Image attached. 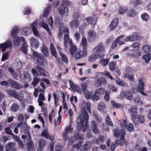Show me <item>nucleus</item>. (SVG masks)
<instances>
[{"label": "nucleus", "mask_w": 151, "mask_h": 151, "mask_svg": "<svg viewBox=\"0 0 151 151\" xmlns=\"http://www.w3.org/2000/svg\"><path fill=\"white\" fill-rule=\"evenodd\" d=\"M91 105L90 103L84 102L82 103V109L81 111V115L78 116L77 119V132H76L75 136L71 137L68 142V145H71L73 142L76 141L77 139L80 140V141L77 144L73 145V148H76L78 150L80 149L84 138L83 135H80L78 131L82 129L83 132H84L88 128L87 124L89 116L87 111H88L90 113L91 112L90 109Z\"/></svg>", "instance_id": "1"}, {"label": "nucleus", "mask_w": 151, "mask_h": 151, "mask_svg": "<svg viewBox=\"0 0 151 151\" xmlns=\"http://www.w3.org/2000/svg\"><path fill=\"white\" fill-rule=\"evenodd\" d=\"M124 36L121 35L119 36L113 43L112 48H114L116 47L118 43L120 45H124L125 44V42H132L137 40L140 38V37L138 36L137 33L135 32L133 33L131 35L127 36L124 41L122 40V38Z\"/></svg>", "instance_id": "2"}, {"label": "nucleus", "mask_w": 151, "mask_h": 151, "mask_svg": "<svg viewBox=\"0 0 151 151\" xmlns=\"http://www.w3.org/2000/svg\"><path fill=\"white\" fill-rule=\"evenodd\" d=\"M114 134L115 137H116L119 136L120 137L121 141L120 140H116L115 141L116 144L119 145L121 142L122 144L126 145L128 142L124 139V137L126 134V132L123 129H120L119 130L118 129H115L114 130Z\"/></svg>", "instance_id": "3"}, {"label": "nucleus", "mask_w": 151, "mask_h": 151, "mask_svg": "<svg viewBox=\"0 0 151 151\" xmlns=\"http://www.w3.org/2000/svg\"><path fill=\"white\" fill-rule=\"evenodd\" d=\"M55 23L56 26L59 27V35H61V34L62 32H68V29L66 27L64 26L63 24H61L60 20L58 18H55Z\"/></svg>", "instance_id": "4"}, {"label": "nucleus", "mask_w": 151, "mask_h": 151, "mask_svg": "<svg viewBox=\"0 0 151 151\" xmlns=\"http://www.w3.org/2000/svg\"><path fill=\"white\" fill-rule=\"evenodd\" d=\"M104 51V47L101 43L99 44L93 49V52L97 53L98 57L101 58L104 56L103 54Z\"/></svg>", "instance_id": "5"}, {"label": "nucleus", "mask_w": 151, "mask_h": 151, "mask_svg": "<svg viewBox=\"0 0 151 151\" xmlns=\"http://www.w3.org/2000/svg\"><path fill=\"white\" fill-rule=\"evenodd\" d=\"M131 117L134 124L143 123L145 120L144 116L140 114H132Z\"/></svg>", "instance_id": "6"}, {"label": "nucleus", "mask_w": 151, "mask_h": 151, "mask_svg": "<svg viewBox=\"0 0 151 151\" xmlns=\"http://www.w3.org/2000/svg\"><path fill=\"white\" fill-rule=\"evenodd\" d=\"M58 11L60 14H68V5L66 3H63L58 8Z\"/></svg>", "instance_id": "7"}, {"label": "nucleus", "mask_w": 151, "mask_h": 151, "mask_svg": "<svg viewBox=\"0 0 151 151\" xmlns=\"http://www.w3.org/2000/svg\"><path fill=\"white\" fill-rule=\"evenodd\" d=\"M6 92L9 96L14 97L19 100H22L20 96L16 90L9 89L7 90Z\"/></svg>", "instance_id": "8"}, {"label": "nucleus", "mask_w": 151, "mask_h": 151, "mask_svg": "<svg viewBox=\"0 0 151 151\" xmlns=\"http://www.w3.org/2000/svg\"><path fill=\"white\" fill-rule=\"evenodd\" d=\"M87 38L89 42L94 41L97 37L96 34L92 30H89L87 34Z\"/></svg>", "instance_id": "9"}, {"label": "nucleus", "mask_w": 151, "mask_h": 151, "mask_svg": "<svg viewBox=\"0 0 151 151\" xmlns=\"http://www.w3.org/2000/svg\"><path fill=\"white\" fill-rule=\"evenodd\" d=\"M63 33L62 32V33ZM65 33H66L65 34L64 37V45L65 48H67L68 47V43L70 45H72L73 44V42L69 38V35H68V32H65ZM62 34H61L62 36ZM59 36H61L59 35Z\"/></svg>", "instance_id": "10"}, {"label": "nucleus", "mask_w": 151, "mask_h": 151, "mask_svg": "<svg viewBox=\"0 0 151 151\" xmlns=\"http://www.w3.org/2000/svg\"><path fill=\"white\" fill-rule=\"evenodd\" d=\"M12 46V42L9 40H7L5 42L0 44V47L2 51L4 52L6 49Z\"/></svg>", "instance_id": "11"}, {"label": "nucleus", "mask_w": 151, "mask_h": 151, "mask_svg": "<svg viewBox=\"0 0 151 151\" xmlns=\"http://www.w3.org/2000/svg\"><path fill=\"white\" fill-rule=\"evenodd\" d=\"M87 54V49L86 50L83 49V51H79L76 54L75 58L76 59H79L82 57L86 56Z\"/></svg>", "instance_id": "12"}, {"label": "nucleus", "mask_w": 151, "mask_h": 151, "mask_svg": "<svg viewBox=\"0 0 151 151\" xmlns=\"http://www.w3.org/2000/svg\"><path fill=\"white\" fill-rule=\"evenodd\" d=\"M86 97L87 99H92L94 101H97L99 99V95L97 93H96L92 95L91 92H89L86 95Z\"/></svg>", "instance_id": "13"}, {"label": "nucleus", "mask_w": 151, "mask_h": 151, "mask_svg": "<svg viewBox=\"0 0 151 151\" xmlns=\"http://www.w3.org/2000/svg\"><path fill=\"white\" fill-rule=\"evenodd\" d=\"M144 85L143 81L142 80L139 81V86L137 87L138 91L141 94L144 96H146L147 94L143 92L144 91Z\"/></svg>", "instance_id": "14"}, {"label": "nucleus", "mask_w": 151, "mask_h": 151, "mask_svg": "<svg viewBox=\"0 0 151 151\" xmlns=\"http://www.w3.org/2000/svg\"><path fill=\"white\" fill-rule=\"evenodd\" d=\"M88 23L91 24L92 27H93L96 24L97 19L95 16L88 17L86 18Z\"/></svg>", "instance_id": "15"}, {"label": "nucleus", "mask_w": 151, "mask_h": 151, "mask_svg": "<svg viewBox=\"0 0 151 151\" xmlns=\"http://www.w3.org/2000/svg\"><path fill=\"white\" fill-rule=\"evenodd\" d=\"M118 18L114 19L111 22L109 25V28L110 30H114L116 29L118 26Z\"/></svg>", "instance_id": "16"}, {"label": "nucleus", "mask_w": 151, "mask_h": 151, "mask_svg": "<svg viewBox=\"0 0 151 151\" xmlns=\"http://www.w3.org/2000/svg\"><path fill=\"white\" fill-rule=\"evenodd\" d=\"M96 85L97 86H101L102 84L104 86H106L107 84V81L106 79L103 77L99 78L96 81Z\"/></svg>", "instance_id": "17"}, {"label": "nucleus", "mask_w": 151, "mask_h": 151, "mask_svg": "<svg viewBox=\"0 0 151 151\" xmlns=\"http://www.w3.org/2000/svg\"><path fill=\"white\" fill-rule=\"evenodd\" d=\"M14 38L13 43L15 46H18L20 44V42H25V39L22 37H16Z\"/></svg>", "instance_id": "18"}, {"label": "nucleus", "mask_w": 151, "mask_h": 151, "mask_svg": "<svg viewBox=\"0 0 151 151\" xmlns=\"http://www.w3.org/2000/svg\"><path fill=\"white\" fill-rule=\"evenodd\" d=\"M9 82L12 88L16 89H19L22 88V87L18 83L12 80H9Z\"/></svg>", "instance_id": "19"}, {"label": "nucleus", "mask_w": 151, "mask_h": 151, "mask_svg": "<svg viewBox=\"0 0 151 151\" xmlns=\"http://www.w3.org/2000/svg\"><path fill=\"white\" fill-rule=\"evenodd\" d=\"M20 80H24L25 82H29L30 81V76L27 73H24L19 76Z\"/></svg>", "instance_id": "20"}, {"label": "nucleus", "mask_w": 151, "mask_h": 151, "mask_svg": "<svg viewBox=\"0 0 151 151\" xmlns=\"http://www.w3.org/2000/svg\"><path fill=\"white\" fill-rule=\"evenodd\" d=\"M89 82V81H87L81 85V89L85 95L89 92L87 91V89Z\"/></svg>", "instance_id": "21"}, {"label": "nucleus", "mask_w": 151, "mask_h": 151, "mask_svg": "<svg viewBox=\"0 0 151 151\" xmlns=\"http://www.w3.org/2000/svg\"><path fill=\"white\" fill-rule=\"evenodd\" d=\"M16 143L13 142H10L8 143L6 146L7 149L11 151H16L17 148L15 147Z\"/></svg>", "instance_id": "22"}, {"label": "nucleus", "mask_w": 151, "mask_h": 151, "mask_svg": "<svg viewBox=\"0 0 151 151\" xmlns=\"http://www.w3.org/2000/svg\"><path fill=\"white\" fill-rule=\"evenodd\" d=\"M91 128L93 132L95 134L99 133V132L97 129V125L94 121H92L91 122Z\"/></svg>", "instance_id": "23"}, {"label": "nucleus", "mask_w": 151, "mask_h": 151, "mask_svg": "<svg viewBox=\"0 0 151 151\" xmlns=\"http://www.w3.org/2000/svg\"><path fill=\"white\" fill-rule=\"evenodd\" d=\"M38 63L40 65L43 66L47 64V62L44 58L42 56L39 59H37Z\"/></svg>", "instance_id": "24"}, {"label": "nucleus", "mask_w": 151, "mask_h": 151, "mask_svg": "<svg viewBox=\"0 0 151 151\" xmlns=\"http://www.w3.org/2000/svg\"><path fill=\"white\" fill-rule=\"evenodd\" d=\"M57 50L58 52L59 53L60 55L61 56L63 60L66 63L68 62V59L66 56L64 54H63L61 52V50L60 48V47L59 46H58L57 47Z\"/></svg>", "instance_id": "25"}, {"label": "nucleus", "mask_w": 151, "mask_h": 151, "mask_svg": "<svg viewBox=\"0 0 151 151\" xmlns=\"http://www.w3.org/2000/svg\"><path fill=\"white\" fill-rule=\"evenodd\" d=\"M31 45L32 47L37 48L39 46V43L35 39L32 37L31 39Z\"/></svg>", "instance_id": "26"}, {"label": "nucleus", "mask_w": 151, "mask_h": 151, "mask_svg": "<svg viewBox=\"0 0 151 151\" xmlns=\"http://www.w3.org/2000/svg\"><path fill=\"white\" fill-rule=\"evenodd\" d=\"M31 32L30 28L28 27L23 28L21 30L22 34L24 35L29 34Z\"/></svg>", "instance_id": "27"}, {"label": "nucleus", "mask_w": 151, "mask_h": 151, "mask_svg": "<svg viewBox=\"0 0 151 151\" xmlns=\"http://www.w3.org/2000/svg\"><path fill=\"white\" fill-rule=\"evenodd\" d=\"M91 142H87L85 144L81 147V151H87L91 146Z\"/></svg>", "instance_id": "28"}, {"label": "nucleus", "mask_w": 151, "mask_h": 151, "mask_svg": "<svg viewBox=\"0 0 151 151\" xmlns=\"http://www.w3.org/2000/svg\"><path fill=\"white\" fill-rule=\"evenodd\" d=\"M19 29L17 26H14L11 32V36L12 38H14L17 34Z\"/></svg>", "instance_id": "29"}, {"label": "nucleus", "mask_w": 151, "mask_h": 151, "mask_svg": "<svg viewBox=\"0 0 151 151\" xmlns=\"http://www.w3.org/2000/svg\"><path fill=\"white\" fill-rule=\"evenodd\" d=\"M79 21L76 20L72 21L70 23V26L71 28L76 29L79 25Z\"/></svg>", "instance_id": "30"}, {"label": "nucleus", "mask_w": 151, "mask_h": 151, "mask_svg": "<svg viewBox=\"0 0 151 151\" xmlns=\"http://www.w3.org/2000/svg\"><path fill=\"white\" fill-rule=\"evenodd\" d=\"M113 106L115 108L118 109H122L124 108V106L123 105L117 103L114 101H111Z\"/></svg>", "instance_id": "31"}, {"label": "nucleus", "mask_w": 151, "mask_h": 151, "mask_svg": "<svg viewBox=\"0 0 151 151\" xmlns=\"http://www.w3.org/2000/svg\"><path fill=\"white\" fill-rule=\"evenodd\" d=\"M87 40L85 37H83L80 45L82 46L83 49L85 50L87 49Z\"/></svg>", "instance_id": "32"}, {"label": "nucleus", "mask_w": 151, "mask_h": 151, "mask_svg": "<svg viewBox=\"0 0 151 151\" xmlns=\"http://www.w3.org/2000/svg\"><path fill=\"white\" fill-rule=\"evenodd\" d=\"M8 70L9 71L12 75L14 78L16 79L17 78L18 75L17 74L16 72L14 71L13 68L12 67H9L8 68Z\"/></svg>", "instance_id": "33"}, {"label": "nucleus", "mask_w": 151, "mask_h": 151, "mask_svg": "<svg viewBox=\"0 0 151 151\" xmlns=\"http://www.w3.org/2000/svg\"><path fill=\"white\" fill-rule=\"evenodd\" d=\"M15 64L18 69L20 68L22 66L23 63L19 59H16L14 61Z\"/></svg>", "instance_id": "34"}, {"label": "nucleus", "mask_w": 151, "mask_h": 151, "mask_svg": "<svg viewBox=\"0 0 151 151\" xmlns=\"http://www.w3.org/2000/svg\"><path fill=\"white\" fill-rule=\"evenodd\" d=\"M109 59H101L99 61L100 63L103 66H106L109 63Z\"/></svg>", "instance_id": "35"}, {"label": "nucleus", "mask_w": 151, "mask_h": 151, "mask_svg": "<svg viewBox=\"0 0 151 151\" xmlns=\"http://www.w3.org/2000/svg\"><path fill=\"white\" fill-rule=\"evenodd\" d=\"M99 73L101 75L107 76L108 77L112 80H113L114 79V78L110 75L109 72L108 71H105L103 72H99Z\"/></svg>", "instance_id": "36"}, {"label": "nucleus", "mask_w": 151, "mask_h": 151, "mask_svg": "<svg viewBox=\"0 0 151 151\" xmlns=\"http://www.w3.org/2000/svg\"><path fill=\"white\" fill-rule=\"evenodd\" d=\"M143 58L146 63H148L151 58V54H147L143 56Z\"/></svg>", "instance_id": "37"}, {"label": "nucleus", "mask_w": 151, "mask_h": 151, "mask_svg": "<svg viewBox=\"0 0 151 151\" xmlns=\"http://www.w3.org/2000/svg\"><path fill=\"white\" fill-rule=\"evenodd\" d=\"M96 93L99 95H102L105 92V90L103 88H100L95 91Z\"/></svg>", "instance_id": "38"}, {"label": "nucleus", "mask_w": 151, "mask_h": 151, "mask_svg": "<svg viewBox=\"0 0 151 151\" xmlns=\"http://www.w3.org/2000/svg\"><path fill=\"white\" fill-rule=\"evenodd\" d=\"M41 50L46 57H47L48 56L49 54L48 49L45 46L43 45L41 49Z\"/></svg>", "instance_id": "39"}, {"label": "nucleus", "mask_w": 151, "mask_h": 151, "mask_svg": "<svg viewBox=\"0 0 151 151\" xmlns=\"http://www.w3.org/2000/svg\"><path fill=\"white\" fill-rule=\"evenodd\" d=\"M137 108L136 107H132L128 110L129 113L131 115V116L133 114H137Z\"/></svg>", "instance_id": "40"}, {"label": "nucleus", "mask_w": 151, "mask_h": 151, "mask_svg": "<svg viewBox=\"0 0 151 151\" xmlns=\"http://www.w3.org/2000/svg\"><path fill=\"white\" fill-rule=\"evenodd\" d=\"M97 54H93L91 55L88 58V60L91 62L95 61L98 58Z\"/></svg>", "instance_id": "41"}, {"label": "nucleus", "mask_w": 151, "mask_h": 151, "mask_svg": "<svg viewBox=\"0 0 151 151\" xmlns=\"http://www.w3.org/2000/svg\"><path fill=\"white\" fill-rule=\"evenodd\" d=\"M19 106L16 103H14L11 107V109L14 112H17L19 109Z\"/></svg>", "instance_id": "42"}, {"label": "nucleus", "mask_w": 151, "mask_h": 151, "mask_svg": "<svg viewBox=\"0 0 151 151\" xmlns=\"http://www.w3.org/2000/svg\"><path fill=\"white\" fill-rule=\"evenodd\" d=\"M142 50L145 52H148L151 51V46L145 45L142 47Z\"/></svg>", "instance_id": "43"}, {"label": "nucleus", "mask_w": 151, "mask_h": 151, "mask_svg": "<svg viewBox=\"0 0 151 151\" xmlns=\"http://www.w3.org/2000/svg\"><path fill=\"white\" fill-rule=\"evenodd\" d=\"M127 10V8L126 6L120 7L118 10V12L120 14H123Z\"/></svg>", "instance_id": "44"}, {"label": "nucleus", "mask_w": 151, "mask_h": 151, "mask_svg": "<svg viewBox=\"0 0 151 151\" xmlns=\"http://www.w3.org/2000/svg\"><path fill=\"white\" fill-rule=\"evenodd\" d=\"M50 49L52 56L56 57H57V53L55 48L52 44L50 45Z\"/></svg>", "instance_id": "45"}, {"label": "nucleus", "mask_w": 151, "mask_h": 151, "mask_svg": "<svg viewBox=\"0 0 151 151\" xmlns=\"http://www.w3.org/2000/svg\"><path fill=\"white\" fill-rule=\"evenodd\" d=\"M50 49L52 56L56 57H57V53L55 48L52 44L50 45Z\"/></svg>", "instance_id": "46"}, {"label": "nucleus", "mask_w": 151, "mask_h": 151, "mask_svg": "<svg viewBox=\"0 0 151 151\" xmlns=\"http://www.w3.org/2000/svg\"><path fill=\"white\" fill-rule=\"evenodd\" d=\"M32 58L34 59L37 58V59H39L42 56L41 54L38 53L35 51H33L32 52Z\"/></svg>", "instance_id": "47"}, {"label": "nucleus", "mask_w": 151, "mask_h": 151, "mask_svg": "<svg viewBox=\"0 0 151 151\" xmlns=\"http://www.w3.org/2000/svg\"><path fill=\"white\" fill-rule=\"evenodd\" d=\"M105 104L103 103H100L99 104L98 106V110L101 112H103L105 109Z\"/></svg>", "instance_id": "48"}, {"label": "nucleus", "mask_w": 151, "mask_h": 151, "mask_svg": "<svg viewBox=\"0 0 151 151\" xmlns=\"http://www.w3.org/2000/svg\"><path fill=\"white\" fill-rule=\"evenodd\" d=\"M126 98L129 100H132L133 98L132 93L130 91H127L126 93Z\"/></svg>", "instance_id": "49"}, {"label": "nucleus", "mask_w": 151, "mask_h": 151, "mask_svg": "<svg viewBox=\"0 0 151 151\" xmlns=\"http://www.w3.org/2000/svg\"><path fill=\"white\" fill-rule=\"evenodd\" d=\"M42 27L45 29L49 33L50 35L51 34L50 31V29L48 27V24L44 22H42L40 24Z\"/></svg>", "instance_id": "50"}, {"label": "nucleus", "mask_w": 151, "mask_h": 151, "mask_svg": "<svg viewBox=\"0 0 151 151\" xmlns=\"http://www.w3.org/2000/svg\"><path fill=\"white\" fill-rule=\"evenodd\" d=\"M37 70L40 74L41 75H42L44 77H46L47 75L45 73L44 70L42 68L39 66L37 68Z\"/></svg>", "instance_id": "51"}, {"label": "nucleus", "mask_w": 151, "mask_h": 151, "mask_svg": "<svg viewBox=\"0 0 151 151\" xmlns=\"http://www.w3.org/2000/svg\"><path fill=\"white\" fill-rule=\"evenodd\" d=\"M141 17L143 21H147L149 20V16L147 13H144L141 14Z\"/></svg>", "instance_id": "52"}, {"label": "nucleus", "mask_w": 151, "mask_h": 151, "mask_svg": "<svg viewBox=\"0 0 151 151\" xmlns=\"http://www.w3.org/2000/svg\"><path fill=\"white\" fill-rule=\"evenodd\" d=\"M51 8V6L50 5H48L47 7L45 10H44L43 15L44 17H45L49 13V11H50Z\"/></svg>", "instance_id": "53"}, {"label": "nucleus", "mask_w": 151, "mask_h": 151, "mask_svg": "<svg viewBox=\"0 0 151 151\" xmlns=\"http://www.w3.org/2000/svg\"><path fill=\"white\" fill-rule=\"evenodd\" d=\"M71 46L70 50V54L71 55H73L75 52L77 51L76 47L74 45H70Z\"/></svg>", "instance_id": "54"}, {"label": "nucleus", "mask_w": 151, "mask_h": 151, "mask_svg": "<svg viewBox=\"0 0 151 151\" xmlns=\"http://www.w3.org/2000/svg\"><path fill=\"white\" fill-rule=\"evenodd\" d=\"M116 82L117 84L122 86H125L126 85L124 81L121 80L119 78L117 79L116 80Z\"/></svg>", "instance_id": "55"}, {"label": "nucleus", "mask_w": 151, "mask_h": 151, "mask_svg": "<svg viewBox=\"0 0 151 151\" xmlns=\"http://www.w3.org/2000/svg\"><path fill=\"white\" fill-rule=\"evenodd\" d=\"M140 45V43L138 42H134L132 45L131 47L134 49V50H137L139 48V47Z\"/></svg>", "instance_id": "56"}, {"label": "nucleus", "mask_w": 151, "mask_h": 151, "mask_svg": "<svg viewBox=\"0 0 151 151\" xmlns=\"http://www.w3.org/2000/svg\"><path fill=\"white\" fill-rule=\"evenodd\" d=\"M133 2L135 6H137L143 3V1L141 0H136L134 1L133 0H132L130 1V3L132 4Z\"/></svg>", "instance_id": "57"}, {"label": "nucleus", "mask_w": 151, "mask_h": 151, "mask_svg": "<svg viewBox=\"0 0 151 151\" xmlns=\"http://www.w3.org/2000/svg\"><path fill=\"white\" fill-rule=\"evenodd\" d=\"M104 99L106 101L109 100L110 99L109 94L111 93V92L109 91H107L105 92Z\"/></svg>", "instance_id": "58"}, {"label": "nucleus", "mask_w": 151, "mask_h": 151, "mask_svg": "<svg viewBox=\"0 0 151 151\" xmlns=\"http://www.w3.org/2000/svg\"><path fill=\"white\" fill-rule=\"evenodd\" d=\"M104 141V137L103 136L100 135L99 138L97 139L96 142L97 144H99Z\"/></svg>", "instance_id": "59"}, {"label": "nucleus", "mask_w": 151, "mask_h": 151, "mask_svg": "<svg viewBox=\"0 0 151 151\" xmlns=\"http://www.w3.org/2000/svg\"><path fill=\"white\" fill-rule=\"evenodd\" d=\"M106 122L109 126H112L113 125V124L111 121V119L110 118V117L108 115H107L106 116Z\"/></svg>", "instance_id": "60"}, {"label": "nucleus", "mask_w": 151, "mask_h": 151, "mask_svg": "<svg viewBox=\"0 0 151 151\" xmlns=\"http://www.w3.org/2000/svg\"><path fill=\"white\" fill-rule=\"evenodd\" d=\"M27 45L25 42H24L22 47V51L24 53H26L27 51Z\"/></svg>", "instance_id": "61"}, {"label": "nucleus", "mask_w": 151, "mask_h": 151, "mask_svg": "<svg viewBox=\"0 0 151 151\" xmlns=\"http://www.w3.org/2000/svg\"><path fill=\"white\" fill-rule=\"evenodd\" d=\"M127 129L129 132H132L134 129L132 123H129V124L127 126Z\"/></svg>", "instance_id": "62"}, {"label": "nucleus", "mask_w": 151, "mask_h": 151, "mask_svg": "<svg viewBox=\"0 0 151 151\" xmlns=\"http://www.w3.org/2000/svg\"><path fill=\"white\" fill-rule=\"evenodd\" d=\"M40 81V79L37 77H34V81L32 83V84L35 86Z\"/></svg>", "instance_id": "63"}, {"label": "nucleus", "mask_w": 151, "mask_h": 151, "mask_svg": "<svg viewBox=\"0 0 151 151\" xmlns=\"http://www.w3.org/2000/svg\"><path fill=\"white\" fill-rule=\"evenodd\" d=\"M109 66L110 70L112 71L114 70L115 67L116 63L113 62H111L109 64Z\"/></svg>", "instance_id": "64"}]
</instances>
